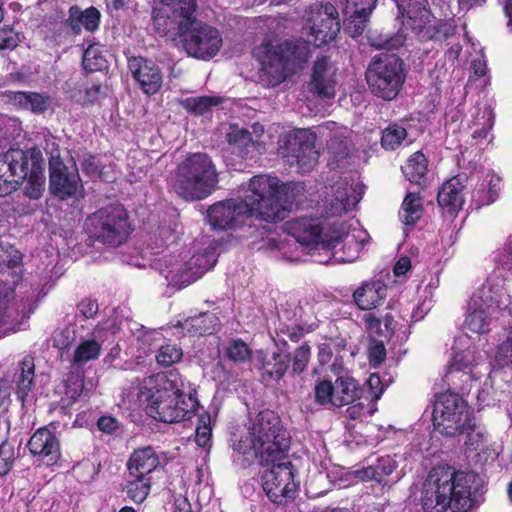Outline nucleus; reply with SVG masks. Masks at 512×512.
<instances>
[{
  "instance_id": "52",
  "label": "nucleus",
  "mask_w": 512,
  "mask_h": 512,
  "mask_svg": "<svg viewBox=\"0 0 512 512\" xmlns=\"http://www.w3.org/2000/svg\"><path fill=\"white\" fill-rule=\"evenodd\" d=\"M45 177L41 170L28 175V181L24 188V193L30 199H39L44 191Z\"/></svg>"
},
{
  "instance_id": "19",
  "label": "nucleus",
  "mask_w": 512,
  "mask_h": 512,
  "mask_svg": "<svg viewBox=\"0 0 512 512\" xmlns=\"http://www.w3.org/2000/svg\"><path fill=\"white\" fill-rule=\"evenodd\" d=\"M42 161V152L37 148L28 150L12 148L0 156V169L6 170L19 185L30 173L42 170Z\"/></svg>"
},
{
  "instance_id": "47",
  "label": "nucleus",
  "mask_w": 512,
  "mask_h": 512,
  "mask_svg": "<svg viewBox=\"0 0 512 512\" xmlns=\"http://www.w3.org/2000/svg\"><path fill=\"white\" fill-rule=\"evenodd\" d=\"M251 353L249 346L240 339L229 341L225 348L226 356L234 363H244L248 361L251 357Z\"/></svg>"
},
{
  "instance_id": "24",
  "label": "nucleus",
  "mask_w": 512,
  "mask_h": 512,
  "mask_svg": "<svg viewBox=\"0 0 512 512\" xmlns=\"http://www.w3.org/2000/svg\"><path fill=\"white\" fill-rule=\"evenodd\" d=\"M377 0H346L342 9L346 17V32L351 37L361 35L375 9Z\"/></svg>"
},
{
  "instance_id": "20",
  "label": "nucleus",
  "mask_w": 512,
  "mask_h": 512,
  "mask_svg": "<svg viewBox=\"0 0 512 512\" xmlns=\"http://www.w3.org/2000/svg\"><path fill=\"white\" fill-rule=\"evenodd\" d=\"M337 67L326 56L317 58L313 65L310 91L320 98L330 99L335 96L337 80Z\"/></svg>"
},
{
  "instance_id": "29",
  "label": "nucleus",
  "mask_w": 512,
  "mask_h": 512,
  "mask_svg": "<svg viewBox=\"0 0 512 512\" xmlns=\"http://www.w3.org/2000/svg\"><path fill=\"white\" fill-rule=\"evenodd\" d=\"M387 295V286L380 280L362 284L353 294L357 306L362 310H370L379 306Z\"/></svg>"
},
{
  "instance_id": "35",
  "label": "nucleus",
  "mask_w": 512,
  "mask_h": 512,
  "mask_svg": "<svg viewBox=\"0 0 512 512\" xmlns=\"http://www.w3.org/2000/svg\"><path fill=\"white\" fill-rule=\"evenodd\" d=\"M179 324L183 331L191 336H195L214 333L220 322L219 318L214 313L207 312L197 316L188 317Z\"/></svg>"
},
{
  "instance_id": "63",
  "label": "nucleus",
  "mask_w": 512,
  "mask_h": 512,
  "mask_svg": "<svg viewBox=\"0 0 512 512\" xmlns=\"http://www.w3.org/2000/svg\"><path fill=\"white\" fill-rule=\"evenodd\" d=\"M73 339V331L69 328L55 332L53 336V345L58 349H65Z\"/></svg>"
},
{
  "instance_id": "22",
  "label": "nucleus",
  "mask_w": 512,
  "mask_h": 512,
  "mask_svg": "<svg viewBox=\"0 0 512 512\" xmlns=\"http://www.w3.org/2000/svg\"><path fill=\"white\" fill-rule=\"evenodd\" d=\"M129 71L140 89L148 95L155 94L162 86V74L158 66L142 57H133L128 60Z\"/></svg>"
},
{
  "instance_id": "6",
  "label": "nucleus",
  "mask_w": 512,
  "mask_h": 512,
  "mask_svg": "<svg viewBox=\"0 0 512 512\" xmlns=\"http://www.w3.org/2000/svg\"><path fill=\"white\" fill-rule=\"evenodd\" d=\"M476 474L450 466L433 468L422 489L421 502L425 512H470L475 507L473 485Z\"/></svg>"
},
{
  "instance_id": "37",
  "label": "nucleus",
  "mask_w": 512,
  "mask_h": 512,
  "mask_svg": "<svg viewBox=\"0 0 512 512\" xmlns=\"http://www.w3.org/2000/svg\"><path fill=\"white\" fill-rule=\"evenodd\" d=\"M34 370V359L31 356H25L14 372L13 382L16 384L18 397L22 401L33 387Z\"/></svg>"
},
{
  "instance_id": "27",
  "label": "nucleus",
  "mask_w": 512,
  "mask_h": 512,
  "mask_svg": "<svg viewBox=\"0 0 512 512\" xmlns=\"http://www.w3.org/2000/svg\"><path fill=\"white\" fill-rule=\"evenodd\" d=\"M494 125V112L492 108L487 105H476L471 110V120L469 122V129L471 137L474 141L473 144L480 146L488 145L493 136L490 134Z\"/></svg>"
},
{
  "instance_id": "44",
  "label": "nucleus",
  "mask_w": 512,
  "mask_h": 512,
  "mask_svg": "<svg viewBox=\"0 0 512 512\" xmlns=\"http://www.w3.org/2000/svg\"><path fill=\"white\" fill-rule=\"evenodd\" d=\"M83 66L88 71H98L106 67L103 47L99 44L90 45L83 54Z\"/></svg>"
},
{
  "instance_id": "32",
  "label": "nucleus",
  "mask_w": 512,
  "mask_h": 512,
  "mask_svg": "<svg viewBox=\"0 0 512 512\" xmlns=\"http://www.w3.org/2000/svg\"><path fill=\"white\" fill-rule=\"evenodd\" d=\"M463 185L458 177L446 181L438 192L437 201L439 206L450 213L458 211L463 203Z\"/></svg>"
},
{
  "instance_id": "1",
  "label": "nucleus",
  "mask_w": 512,
  "mask_h": 512,
  "mask_svg": "<svg viewBox=\"0 0 512 512\" xmlns=\"http://www.w3.org/2000/svg\"><path fill=\"white\" fill-rule=\"evenodd\" d=\"M233 461L245 468L255 459L262 465L273 464L262 475V487L275 504L292 501L299 483L295 480L291 462L274 464L284 456L288 437L279 417L271 410H264L251 418L245 427L231 438Z\"/></svg>"
},
{
  "instance_id": "31",
  "label": "nucleus",
  "mask_w": 512,
  "mask_h": 512,
  "mask_svg": "<svg viewBox=\"0 0 512 512\" xmlns=\"http://www.w3.org/2000/svg\"><path fill=\"white\" fill-rule=\"evenodd\" d=\"M158 464V456L151 448L139 449L131 455L127 463L128 473L135 477L150 478V473Z\"/></svg>"
},
{
  "instance_id": "14",
  "label": "nucleus",
  "mask_w": 512,
  "mask_h": 512,
  "mask_svg": "<svg viewBox=\"0 0 512 512\" xmlns=\"http://www.w3.org/2000/svg\"><path fill=\"white\" fill-rule=\"evenodd\" d=\"M362 197V187L350 176L339 177L323 192V208L327 216H341L351 211Z\"/></svg>"
},
{
  "instance_id": "46",
  "label": "nucleus",
  "mask_w": 512,
  "mask_h": 512,
  "mask_svg": "<svg viewBox=\"0 0 512 512\" xmlns=\"http://www.w3.org/2000/svg\"><path fill=\"white\" fill-rule=\"evenodd\" d=\"M63 388L62 403L64 407H68L81 396L83 380L78 375H71L64 381Z\"/></svg>"
},
{
  "instance_id": "60",
  "label": "nucleus",
  "mask_w": 512,
  "mask_h": 512,
  "mask_svg": "<svg viewBox=\"0 0 512 512\" xmlns=\"http://www.w3.org/2000/svg\"><path fill=\"white\" fill-rule=\"evenodd\" d=\"M83 172L91 178H101L102 172L100 170L99 161L96 157L88 155L84 157L82 163Z\"/></svg>"
},
{
  "instance_id": "56",
  "label": "nucleus",
  "mask_w": 512,
  "mask_h": 512,
  "mask_svg": "<svg viewBox=\"0 0 512 512\" xmlns=\"http://www.w3.org/2000/svg\"><path fill=\"white\" fill-rule=\"evenodd\" d=\"M15 457L14 447L3 442L0 445V475H6L11 470Z\"/></svg>"
},
{
  "instance_id": "45",
  "label": "nucleus",
  "mask_w": 512,
  "mask_h": 512,
  "mask_svg": "<svg viewBox=\"0 0 512 512\" xmlns=\"http://www.w3.org/2000/svg\"><path fill=\"white\" fill-rule=\"evenodd\" d=\"M407 136L406 129L397 124L389 125L382 133L381 143L387 150L397 149Z\"/></svg>"
},
{
  "instance_id": "48",
  "label": "nucleus",
  "mask_w": 512,
  "mask_h": 512,
  "mask_svg": "<svg viewBox=\"0 0 512 512\" xmlns=\"http://www.w3.org/2000/svg\"><path fill=\"white\" fill-rule=\"evenodd\" d=\"M221 103V99L216 96H201V97H191L187 98L184 101V106L189 111L203 115L206 113L211 107L217 106Z\"/></svg>"
},
{
  "instance_id": "2",
  "label": "nucleus",
  "mask_w": 512,
  "mask_h": 512,
  "mask_svg": "<svg viewBox=\"0 0 512 512\" xmlns=\"http://www.w3.org/2000/svg\"><path fill=\"white\" fill-rule=\"evenodd\" d=\"M341 29L337 8L330 2L314 3L305 10L302 34L304 42L271 40L254 50L261 64L260 79L267 86L282 83L289 72L294 71L310 56L309 44L326 45L337 37Z\"/></svg>"
},
{
  "instance_id": "26",
  "label": "nucleus",
  "mask_w": 512,
  "mask_h": 512,
  "mask_svg": "<svg viewBox=\"0 0 512 512\" xmlns=\"http://www.w3.org/2000/svg\"><path fill=\"white\" fill-rule=\"evenodd\" d=\"M287 143L290 146V154L303 166H310L319 157L316 148V134L309 129H301L288 136Z\"/></svg>"
},
{
  "instance_id": "25",
  "label": "nucleus",
  "mask_w": 512,
  "mask_h": 512,
  "mask_svg": "<svg viewBox=\"0 0 512 512\" xmlns=\"http://www.w3.org/2000/svg\"><path fill=\"white\" fill-rule=\"evenodd\" d=\"M483 295L484 293H479ZM482 296H472L467 308L465 318L466 328L477 334H484L490 331L493 321L500 320L501 313L481 304Z\"/></svg>"
},
{
  "instance_id": "57",
  "label": "nucleus",
  "mask_w": 512,
  "mask_h": 512,
  "mask_svg": "<svg viewBox=\"0 0 512 512\" xmlns=\"http://www.w3.org/2000/svg\"><path fill=\"white\" fill-rule=\"evenodd\" d=\"M310 354V347L307 345H302L295 350L292 363L293 373L300 374L306 369Z\"/></svg>"
},
{
  "instance_id": "62",
  "label": "nucleus",
  "mask_w": 512,
  "mask_h": 512,
  "mask_svg": "<svg viewBox=\"0 0 512 512\" xmlns=\"http://www.w3.org/2000/svg\"><path fill=\"white\" fill-rule=\"evenodd\" d=\"M495 260L501 264L509 266L512 270V236H510L503 247L497 251Z\"/></svg>"
},
{
  "instance_id": "54",
  "label": "nucleus",
  "mask_w": 512,
  "mask_h": 512,
  "mask_svg": "<svg viewBox=\"0 0 512 512\" xmlns=\"http://www.w3.org/2000/svg\"><path fill=\"white\" fill-rule=\"evenodd\" d=\"M494 360L498 366L512 369V330L498 346Z\"/></svg>"
},
{
  "instance_id": "53",
  "label": "nucleus",
  "mask_w": 512,
  "mask_h": 512,
  "mask_svg": "<svg viewBox=\"0 0 512 512\" xmlns=\"http://www.w3.org/2000/svg\"><path fill=\"white\" fill-rule=\"evenodd\" d=\"M482 183H484V187L487 189V196H476V199L480 204H491L497 199L501 187V178L493 173H489Z\"/></svg>"
},
{
  "instance_id": "3",
  "label": "nucleus",
  "mask_w": 512,
  "mask_h": 512,
  "mask_svg": "<svg viewBox=\"0 0 512 512\" xmlns=\"http://www.w3.org/2000/svg\"><path fill=\"white\" fill-rule=\"evenodd\" d=\"M304 191L301 183L283 184L277 177L257 175L241 188L239 199L210 206L208 222L213 229L234 228L242 217L255 216L267 222L282 221Z\"/></svg>"
},
{
  "instance_id": "13",
  "label": "nucleus",
  "mask_w": 512,
  "mask_h": 512,
  "mask_svg": "<svg viewBox=\"0 0 512 512\" xmlns=\"http://www.w3.org/2000/svg\"><path fill=\"white\" fill-rule=\"evenodd\" d=\"M91 237L111 246L121 245L130 233L126 211L121 206H110L95 212L86 220Z\"/></svg>"
},
{
  "instance_id": "11",
  "label": "nucleus",
  "mask_w": 512,
  "mask_h": 512,
  "mask_svg": "<svg viewBox=\"0 0 512 512\" xmlns=\"http://www.w3.org/2000/svg\"><path fill=\"white\" fill-rule=\"evenodd\" d=\"M366 79L374 95L394 99L405 81L401 60L394 55L375 57L368 66Z\"/></svg>"
},
{
  "instance_id": "59",
  "label": "nucleus",
  "mask_w": 512,
  "mask_h": 512,
  "mask_svg": "<svg viewBox=\"0 0 512 512\" xmlns=\"http://www.w3.org/2000/svg\"><path fill=\"white\" fill-rule=\"evenodd\" d=\"M20 42L19 33L11 28L0 29V50L14 49Z\"/></svg>"
},
{
  "instance_id": "33",
  "label": "nucleus",
  "mask_w": 512,
  "mask_h": 512,
  "mask_svg": "<svg viewBox=\"0 0 512 512\" xmlns=\"http://www.w3.org/2000/svg\"><path fill=\"white\" fill-rule=\"evenodd\" d=\"M396 461L389 455L379 457L375 463L355 471L356 477L363 481L375 480L387 483L386 478L396 469Z\"/></svg>"
},
{
  "instance_id": "61",
  "label": "nucleus",
  "mask_w": 512,
  "mask_h": 512,
  "mask_svg": "<svg viewBox=\"0 0 512 512\" xmlns=\"http://www.w3.org/2000/svg\"><path fill=\"white\" fill-rule=\"evenodd\" d=\"M347 406V416L352 420L363 421L365 418H367L368 415L371 414V412L366 408L365 404L361 401L356 400Z\"/></svg>"
},
{
  "instance_id": "30",
  "label": "nucleus",
  "mask_w": 512,
  "mask_h": 512,
  "mask_svg": "<svg viewBox=\"0 0 512 512\" xmlns=\"http://www.w3.org/2000/svg\"><path fill=\"white\" fill-rule=\"evenodd\" d=\"M347 130L336 133L328 142L329 165L333 169H344L351 165L350 144L347 140Z\"/></svg>"
},
{
  "instance_id": "8",
  "label": "nucleus",
  "mask_w": 512,
  "mask_h": 512,
  "mask_svg": "<svg viewBox=\"0 0 512 512\" xmlns=\"http://www.w3.org/2000/svg\"><path fill=\"white\" fill-rule=\"evenodd\" d=\"M217 184L218 173L211 158L194 153L178 165L173 189L183 199L193 201L209 196Z\"/></svg>"
},
{
  "instance_id": "16",
  "label": "nucleus",
  "mask_w": 512,
  "mask_h": 512,
  "mask_svg": "<svg viewBox=\"0 0 512 512\" xmlns=\"http://www.w3.org/2000/svg\"><path fill=\"white\" fill-rule=\"evenodd\" d=\"M361 389L351 377H338L334 383L321 381L314 388L315 400L325 407L341 408L360 399Z\"/></svg>"
},
{
  "instance_id": "9",
  "label": "nucleus",
  "mask_w": 512,
  "mask_h": 512,
  "mask_svg": "<svg viewBox=\"0 0 512 512\" xmlns=\"http://www.w3.org/2000/svg\"><path fill=\"white\" fill-rule=\"evenodd\" d=\"M401 22L406 30H410L420 40L452 43L456 40L458 31L453 21H433L431 12L427 9V0H394Z\"/></svg>"
},
{
  "instance_id": "40",
  "label": "nucleus",
  "mask_w": 512,
  "mask_h": 512,
  "mask_svg": "<svg viewBox=\"0 0 512 512\" xmlns=\"http://www.w3.org/2000/svg\"><path fill=\"white\" fill-rule=\"evenodd\" d=\"M227 141L242 155L248 154L250 147L259 149L260 146V142L251 136L249 130L238 126L230 128V132L227 133Z\"/></svg>"
},
{
  "instance_id": "36",
  "label": "nucleus",
  "mask_w": 512,
  "mask_h": 512,
  "mask_svg": "<svg viewBox=\"0 0 512 512\" xmlns=\"http://www.w3.org/2000/svg\"><path fill=\"white\" fill-rule=\"evenodd\" d=\"M69 14L68 23L74 33H79L82 27L87 31L92 32L99 26L100 13L94 7L81 10L76 6H73L70 8Z\"/></svg>"
},
{
  "instance_id": "18",
  "label": "nucleus",
  "mask_w": 512,
  "mask_h": 512,
  "mask_svg": "<svg viewBox=\"0 0 512 512\" xmlns=\"http://www.w3.org/2000/svg\"><path fill=\"white\" fill-rule=\"evenodd\" d=\"M330 237H339V242L335 243V246L331 245L330 250H324V257L316 259L318 263H349L355 261L364 247L366 233L360 229H353L350 232L344 224H341V228L334 229Z\"/></svg>"
},
{
  "instance_id": "23",
  "label": "nucleus",
  "mask_w": 512,
  "mask_h": 512,
  "mask_svg": "<svg viewBox=\"0 0 512 512\" xmlns=\"http://www.w3.org/2000/svg\"><path fill=\"white\" fill-rule=\"evenodd\" d=\"M505 280L498 274H491L486 281L473 293L472 296L481 295V304L501 313L505 317V312L510 305V296L505 290Z\"/></svg>"
},
{
  "instance_id": "58",
  "label": "nucleus",
  "mask_w": 512,
  "mask_h": 512,
  "mask_svg": "<svg viewBox=\"0 0 512 512\" xmlns=\"http://www.w3.org/2000/svg\"><path fill=\"white\" fill-rule=\"evenodd\" d=\"M177 239L174 229L170 226H160L153 233V240L156 246L169 245Z\"/></svg>"
},
{
  "instance_id": "10",
  "label": "nucleus",
  "mask_w": 512,
  "mask_h": 512,
  "mask_svg": "<svg viewBox=\"0 0 512 512\" xmlns=\"http://www.w3.org/2000/svg\"><path fill=\"white\" fill-rule=\"evenodd\" d=\"M217 262V254L214 248H209L203 253L195 254L189 262L171 255L155 258L151 266L157 270L168 282V285L183 288L199 279L206 271L210 270Z\"/></svg>"
},
{
  "instance_id": "38",
  "label": "nucleus",
  "mask_w": 512,
  "mask_h": 512,
  "mask_svg": "<svg viewBox=\"0 0 512 512\" xmlns=\"http://www.w3.org/2000/svg\"><path fill=\"white\" fill-rule=\"evenodd\" d=\"M423 205L417 193H408L403 200L399 217L405 225H414L422 216Z\"/></svg>"
},
{
  "instance_id": "42",
  "label": "nucleus",
  "mask_w": 512,
  "mask_h": 512,
  "mask_svg": "<svg viewBox=\"0 0 512 512\" xmlns=\"http://www.w3.org/2000/svg\"><path fill=\"white\" fill-rule=\"evenodd\" d=\"M151 479L135 477L128 473L125 491L128 498L135 503H142L150 493Z\"/></svg>"
},
{
  "instance_id": "21",
  "label": "nucleus",
  "mask_w": 512,
  "mask_h": 512,
  "mask_svg": "<svg viewBox=\"0 0 512 512\" xmlns=\"http://www.w3.org/2000/svg\"><path fill=\"white\" fill-rule=\"evenodd\" d=\"M28 449L37 461L50 466L61 456L60 443L56 435L47 428L38 429L28 441Z\"/></svg>"
},
{
  "instance_id": "39",
  "label": "nucleus",
  "mask_w": 512,
  "mask_h": 512,
  "mask_svg": "<svg viewBox=\"0 0 512 512\" xmlns=\"http://www.w3.org/2000/svg\"><path fill=\"white\" fill-rule=\"evenodd\" d=\"M402 171L410 182L420 184L428 171L425 155L420 151L411 155L402 167Z\"/></svg>"
},
{
  "instance_id": "7",
  "label": "nucleus",
  "mask_w": 512,
  "mask_h": 512,
  "mask_svg": "<svg viewBox=\"0 0 512 512\" xmlns=\"http://www.w3.org/2000/svg\"><path fill=\"white\" fill-rule=\"evenodd\" d=\"M18 251L7 255L0 250V338L15 332L36 307L34 295L22 297L11 304L12 293L22 277Z\"/></svg>"
},
{
  "instance_id": "34",
  "label": "nucleus",
  "mask_w": 512,
  "mask_h": 512,
  "mask_svg": "<svg viewBox=\"0 0 512 512\" xmlns=\"http://www.w3.org/2000/svg\"><path fill=\"white\" fill-rule=\"evenodd\" d=\"M268 246L275 252L276 258L290 262L302 260V256L307 253L306 249H302L299 242L288 233L279 239H269Z\"/></svg>"
},
{
  "instance_id": "5",
  "label": "nucleus",
  "mask_w": 512,
  "mask_h": 512,
  "mask_svg": "<svg viewBox=\"0 0 512 512\" xmlns=\"http://www.w3.org/2000/svg\"><path fill=\"white\" fill-rule=\"evenodd\" d=\"M140 396L147 402V413L165 423L190 419L198 405L189 382L176 370L146 378Z\"/></svg>"
},
{
  "instance_id": "41",
  "label": "nucleus",
  "mask_w": 512,
  "mask_h": 512,
  "mask_svg": "<svg viewBox=\"0 0 512 512\" xmlns=\"http://www.w3.org/2000/svg\"><path fill=\"white\" fill-rule=\"evenodd\" d=\"M101 344L95 339L82 340L75 348L71 362L76 366H82L99 357Z\"/></svg>"
},
{
  "instance_id": "17",
  "label": "nucleus",
  "mask_w": 512,
  "mask_h": 512,
  "mask_svg": "<svg viewBox=\"0 0 512 512\" xmlns=\"http://www.w3.org/2000/svg\"><path fill=\"white\" fill-rule=\"evenodd\" d=\"M287 233L295 238L307 253H318L322 258L324 250H330L339 242V237L321 236V227L316 219L300 218L286 223Z\"/></svg>"
},
{
  "instance_id": "15",
  "label": "nucleus",
  "mask_w": 512,
  "mask_h": 512,
  "mask_svg": "<svg viewBox=\"0 0 512 512\" xmlns=\"http://www.w3.org/2000/svg\"><path fill=\"white\" fill-rule=\"evenodd\" d=\"M49 191L61 200L84 197V187L75 167L66 166L60 157L51 156L49 160Z\"/></svg>"
},
{
  "instance_id": "12",
  "label": "nucleus",
  "mask_w": 512,
  "mask_h": 512,
  "mask_svg": "<svg viewBox=\"0 0 512 512\" xmlns=\"http://www.w3.org/2000/svg\"><path fill=\"white\" fill-rule=\"evenodd\" d=\"M433 423L443 435L455 436L471 426L467 403L456 393L437 396L433 408Z\"/></svg>"
},
{
  "instance_id": "64",
  "label": "nucleus",
  "mask_w": 512,
  "mask_h": 512,
  "mask_svg": "<svg viewBox=\"0 0 512 512\" xmlns=\"http://www.w3.org/2000/svg\"><path fill=\"white\" fill-rule=\"evenodd\" d=\"M211 428L205 421L203 425L196 428L195 441L200 446L205 448L210 442Z\"/></svg>"
},
{
  "instance_id": "4",
  "label": "nucleus",
  "mask_w": 512,
  "mask_h": 512,
  "mask_svg": "<svg viewBox=\"0 0 512 512\" xmlns=\"http://www.w3.org/2000/svg\"><path fill=\"white\" fill-rule=\"evenodd\" d=\"M195 0H154L153 25L170 40L183 37L188 55L209 60L222 46L220 32L196 19Z\"/></svg>"
},
{
  "instance_id": "49",
  "label": "nucleus",
  "mask_w": 512,
  "mask_h": 512,
  "mask_svg": "<svg viewBox=\"0 0 512 512\" xmlns=\"http://www.w3.org/2000/svg\"><path fill=\"white\" fill-rule=\"evenodd\" d=\"M406 37L403 33H397L394 36H388L383 34H372L369 37L371 46L376 49L393 50L403 46Z\"/></svg>"
},
{
  "instance_id": "43",
  "label": "nucleus",
  "mask_w": 512,
  "mask_h": 512,
  "mask_svg": "<svg viewBox=\"0 0 512 512\" xmlns=\"http://www.w3.org/2000/svg\"><path fill=\"white\" fill-rule=\"evenodd\" d=\"M291 362L289 353H273L271 357L263 362V369L266 374L275 380L281 379L286 373Z\"/></svg>"
},
{
  "instance_id": "55",
  "label": "nucleus",
  "mask_w": 512,
  "mask_h": 512,
  "mask_svg": "<svg viewBox=\"0 0 512 512\" xmlns=\"http://www.w3.org/2000/svg\"><path fill=\"white\" fill-rule=\"evenodd\" d=\"M368 358L372 367L376 368L386 359V349L380 340L371 339L368 345Z\"/></svg>"
},
{
  "instance_id": "28",
  "label": "nucleus",
  "mask_w": 512,
  "mask_h": 512,
  "mask_svg": "<svg viewBox=\"0 0 512 512\" xmlns=\"http://www.w3.org/2000/svg\"><path fill=\"white\" fill-rule=\"evenodd\" d=\"M4 96L6 101L15 108L28 110L35 114L44 113L51 103V98L48 95L37 92L9 91Z\"/></svg>"
},
{
  "instance_id": "50",
  "label": "nucleus",
  "mask_w": 512,
  "mask_h": 512,
  "mask_svg": "<svg viewBox=\"0 0 512 512\" xmlns=\"http://www.w3.org/2000/svg\"><path fill=\"white\" fill-rule=\"evenodd\" d=\"M102 93V87L99 84H91L90 86H80L71 93V98L80 104L93 103L99 99Z\"/></svg>"
},
{
  "instance_id": "51",
  "label": "nucleus",
  "mask_w": 512,
  "mask_h": 512,
  "mask_svg": "<svg viewBox=\"0 0 512 512\" xmlns=\"http://www.w3.org/2000/svg\"><path fill=\"white\" fill-rule=\"evenodd\" d=\"M183 356V351L177 345L166 344L162 345L157 354L156 360L157 363L162 366H170L181 360Z\"/></svg>"
}]
</instances>
